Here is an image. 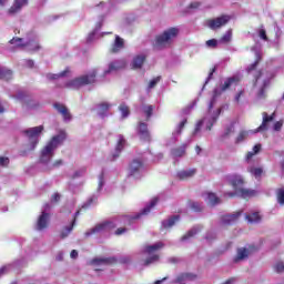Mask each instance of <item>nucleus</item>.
I'll use <instances>...</instances> for the list:
<instances>
[{"label": "nucleus", "mask_w": 284, "mask_h": 284, "mask_svg": "<svg viewBox=\"0 0 284 284\" xmlns=\"http://www.w3.org/2000/svg\"><path fill=\"white\" fill-rule=\"evenodd\" d=\"M219 114H221V109L214 110V99H213L209 105V112L204 115L202 120H200L196 123L194 134H199L201 130H204V131L212 130V125L216 123V120L219 119Z\"/></svg>", "instance_id": "nucleus-1"}, {"label": "nucleus", "mask_w": 284, "mask_h": 284, "mask_svg": "<svg viewBox=\"0 0 284 284\" xmlns=\"http://www.w3.org/2000/svg\"><path fill=\"white\" fill-rule=\"evenodd\" d=\"M226 183H230L234 190V193H229V196H242V199H247L248 196H254V191L247 190L243 187L245 181L241 175H226L225 176Z\"/></svg>", "instance_id": "nucleus-2"}, {"label": "nucleus", "mask_w": 284, "mask_h": 284, "mask_svg": "<svg viewBox=\"0 0 284 284\" xmlns=\"http://www.w3.org/2000/svg\"><path fill=\"white\" fill-rule=\"evenodd\" d=\"M65 141V133L61 132L60 134L53 136L51 141L42 149L40 154L41 163H50L52 161V156H54V150L61 145Z\"/></svg>", "instance_id": "nucleus-3"}, {"label": "nucleus", "mask_w": 284, "mask_h": 284, "mask_svg": "<svg viewBox=\"0 0 284 284\" xmlns=\"http://www.w3.org/2000/svg\"><path fill=\"white\" fill-rule=\"evenodd\" d=\"M179 37V28H169L155 38V48H170Z\"/></svg>", "instance_id": "nucleus-4"}, {"label": "nucleus", "mask_w": 284, "mask_h": 284, "mask_svg": "<svg viewBox=\"0 0 284 284\" xmlns=\"http://www.w3.org/2000/svg\"><path fill=\"white\" fill-rule=\"evenodd\" d=\"M274 121V113L272 115H267V113H263V122L255 131H242L235 139V143H243L250 134H256V132H263L267 130V124Z\"/></svg>", "instance_id": "nucleus-5"}, {"label": "nucleus", "mask_w": 284, "mask_h": 284, "mask_svg": "<svg viewBox=\"0 0 284 284\" xmlns=\"http://www.w3.org/2000/svg\"><path fill=\"white\" fill-rule=\"evenodd\" d=\"M97 72H99V70L93 69L89 72V74L82 75L69 81L67 83V88H72L74 90L77 88H81L83 85H90V83H94V80L97 79Z\"/></svg>", "instance_id": "nucleus-6"}, {"label": "nucleus", "mask_w": 284, "mask_h": 284, "mask_svg": "<svg viewBox=\"0 0 284 284\" xmlns=\"http://www.w3.org/2000/svg\"><path fill=\"white\" fill-rule=\"evenodd\" d=\"M272 79V74L268 72L262 71L255 79V88H258V97L263 99L265 97V89L270 85V80Z\"/></svg>", "instance_id": "nucleus-7"}, {"label": "nucleus", "mask_w": 284, "mask_h": 284, "mask_svg": "<svg viewBox=\"0 0 284 284\" xmlns=\"http://www.w3.org/2000/svg\"><path fill=\"white\" fill-rule=\"evenodd\" d=\"M159 250H163V243L158 242L153 245L146 246L144 248V254H146L149 257L145 260L144 265H152V263H156L159 261V255L156 252Z\"/></svg>", "instance_id": "nucleus-8"}, {"label": "nucleus", "mask_w": 284, "mask_h": 284, "mask_svg": "<svg viewBox=\"0 0 284 284\" xmlns=\"http://www.w3.org/2000/svg\"><path fill=\"white\" fill-rule=\"evenodd\" d=\"M41 132H43V125L31 128L24 131V134L30 143V150H34L39 144V136H41Z\"/></svg>", "instance_id": "nucleus-9"}, {"label": "nucleus", "mask_w": 284, "mask_h": 284, "mask_svg": "<svg viewBox=\"0 0 284 284\" xmlns=\"http://www.w3.org/2000/svg\"><path fill=\"white\" fill-rule=\"evenodd\" d=\"M13 48H26V50H39V42L37 39L33 40H24L22 38H13L10 41Z\"/></svg>", "instance_id": "nucleus-10"}, {"label": "nucleus", "mask_w": 284, "mask_h": 284, "mask_svg": "<svg viewBox=\"0 0 284 284\" xmlns=\"http://www.w3.org/2000/svg\"><path fill=\"white\" fill-rule=\"evenodd\" d=\"M116 224L113 222H102L97 224L93 229L85 233L87 236H92V234H103V232H110V230H114Z\"/></svg>", "instance_id": "nucleus-11"}, {"label": "nucleus", "mask_w": 284, "mask_h": 284, "mask_svg": "<svg viewBox=\"0 0 284 284\" xmlns=\"http://www.w3.org/2000/svg\"><path fill=\"white\" fill-rule=\"evenodd\" d=\"M230 22V16H222L215 19H211L206 21L207 28L211 30H219V28H223Z\"/></svg>", "instance_id": "nucleus-12"}, {"label": "nucleus", "mask_w": 284, "mask_h": 284, "mask_svg": "<svg viewBox=\"0 0 284 284\" xmlns=\"http://www.w3.org/2000/svg\"><path fill=\"white\" fill-rule=\"evenodd\" d=\"M239 81H241V78L237 75L226 79L220 88L214 90L215 97H219V94H221V92H225V90H230V88H232V85H236Z\"/></svg>", "instance_id": "nucleus-13"}, {"label": "nucleus", "mask_w": 284, "mask_h": 284, "mask_svg": "<svg viewBox=\"0 0 284 284\" xmlns=\"http://www.w3.org/2000/svg\"><path fill=\"white\" fill-rule=\"evenodd\" d=\"M254 247H240L237 248V253L234 257V263H241L242 261H246V258H250V255L254 253Z\"/></svg>", "instance_id": "nucleus-14"}, {"label": "nucleus", "mask_w": 284, "mask_h": 284, "mask_svg": "<svg viewBox=\"0 0 284 284\" xmlns=\"http://www.w3.org/2000/svg\"><path fill=\"white\" fill-rule=\"evenodd\" d=\"M143 172V162L140 160H133L129 165V175L139 179Z\"/></svg>", "instance_id": "nucleus-15"}, {"label": "nucleus", "mask_w": 284, "mask_h": 284, "mask_svg": "<svg viewBox=\"0 0 284 284\" xmlns=\"http://www.w3.org/2000/svg\"><path fill=\"white\" fill-rule=\"evenodd\" d=\"M50 205L45 204L44 211L40 214L37 221L36 230H45L48 227V223H50V214L45 213V210H48Z\"/></svg>", "instance_id": "nucleus-16"}, {"label": "nucleus", "mask_w": 284, "mask_h": 284, "mask_svg": "<svg viewBox=\"0 0 284 284\" xmlns=\"http://www.w3.org/2000/svg\"><path fill=\"white\" fill-rule=\"evenodd\" d=\"M125 60H116L109 64V69L104 71V74H110V72H118V70H123L125 68Z\"/></svg>", "instance_id": "nucleus-17"}, {"label": "nucleus", "mask_w": 284, "mask_h": 284, "mask_svg": "<svg viewBox=\"0 0 284 284\" xmlns=\"http://www.w3.org/2000/svg\"><path fill=\"white\" fill-rule=\"evenodd\" d=\"M111 108L112 104H110V102H102L95 106V112L99 114V116H106Z\"/></svg>", "instance_id": "nucleus-18"}, {"label": "nucleus", "mask_w": 284, "mask_h": 284, "mask_svg": "<svg viewBox=\"0 0 284 284\" xmlns=\"http://www.w3.org/2000/svg\"><path fill=\"white\" fill-rule=\"evenodd\" d=\"M143 63H145V54L141 53L133 58L131 67L133 70H141V68H143Z\"/></svg>", "instance_id": "nucleus-19"}, {"label": "nucleus", "mask_w": 284, "mask_h": 284, "mask_svg": "<svg viewBox=\"0 0 284 284\" xmlns=\"http://www.w3.org/2000/svg\"><path fill=\"white\" fill-rule=\"evenodd\" d=\"M196 174V169L182 170L176 173V176L180 181H187V179H192Z\"/></svg>", "instance_id": "nucleus-20"}, {"label": "nucleus", "mask_w": 284, "mask_h": 284, "mask_svg": "<svg viewBox=\"0 0 284 284\" xmlns=\"http://www.w3.org/2000/svg\"><path fill=\"white\" fill-rule=\"evenodd\" d=\"M239 216H241V211L224 215L222 217V223L224 225H232V223H236V221H239Z\"/></svg>", "instance_id": "nucleus-21"}, {"label": "nucleus", "mask_w": 284, "mask_h": 284, "mask_svg": "<svg viewBox=\"0 0 284 284\" xmlns=\"http://www.w3.org/2000/svg\"><path fill=\"white\" fill-rule=\"evenodd\" d=\"M54 108L63 116L64 121H70L72 119V115L65 105L57 103L54 104Z\"/></svg>", "instance_id": "nucleus-22"}, {"label": "nucleus", "mask_w": 284, "mask_h": 284, "mask_svg": "<svg viewBox=\"0 0 284 284\" xmlns=\"http://www.w3.org/2000/svg\"><path fill=\"white\" fill-rule=\"evenodd\" d=\"M23 6H28V0H14L13 6L9 9V14H17Z\"/></svg>", "instance_id": "nucleus-23"}, {"label": "nucleus", "mask_w": 284, "mask_h": 284, "mask_svg": "<svg viewBox=\"0 0 284 284\" xmlns=\"http://www.w3.org/2000/svg\"><path fill=\"white\" fill-rule=\"evenodd\" d=\"M138 132L140 134V139H142L143 141L150 140V132L148 131V124L141 122L138 128Z\"/></svg>", "instance_id": "nucleus-24"}, {"label": "nucleus", "mask_w": 284, "mask_h": 284, "mask_svg": "<svg viewBox=\"0 0 284 284\" xmlns=\"http://www.w3.org/2000/svg\"><path fill=\"white\" fill-rule=\"evenodd\" d=\"M204 201L209 203V205H217V203H221V200L216 196V194L207 192L203 194Z\"/></svg>", "instance_id": "nucleus-25"}, {"label": "nucleus", "mask_w": 284, "mask_h": 284, "mask_svg": "<svg viewBox=\"0 0 284 284\" xmlns=\"http://www.w3.org/2000/svg\"><path fill=\"white\" fill-rule=\"evenodd\" d=\"M92 263H93V265L103 267V265H112V263H116V258H114V257L94 258L92 261Z\"/></svg>", "instance_id": "nucleus-26"}, {"label": "nucleus", "mask_w": 284, "mask_h": 284, "mask_svg": "<svg viewBox=\"0 0 284 284\" xmlns=\"http://www.w3.org/2000/svg\"><path fill=\"white\" fill-rule=\"evenodd\" d=\"M196 278L195 274L192 273H182L178 275L175 283H187L189 281H194Z\"/></svg>", "instance_id": "nucleus-27"}, {"label": "nucleus", "mask_w": 284, "mask_h": 284, "mask_svg": "<svg viewBox=\"0 0 284 284\" xmlns=\"http://www.w3.org/2000/svg\"><path fill=\"white\" fill-rule=\"evenodd\" d=\"M123 148H125V138H123V135H119L118 143L115 146L116 154L113 155L114 159H116V156H119V154L121 153V150H123Z\"/></svg>", "instance_id": "nucleus-28"}, {"label": "nucleus", "mask_w": 284, "mask_h": 284, "mask_svg": "<svg viewBox=\"0 0 284 284\" xmlns=\"http://www.w3.org/2000/svg\"><path fill=\"white\" fill-rule=\"evenodd\" d=\"M261 152V144H256L252 151L247 152L245 161L246 163H252V159H254L255 154H258Z\"/></svg>", "instance_id": "nucleus-29"}, {"label": "nucleus", "mask_w": 284, "mask_h": 284, "mask_svg": "<svg viewBox=\"0 0 284 284\" xmlns=\"http://www.w3.org/2000/svg\"><path fill=\"white\" fill-rule=\"evenodd\" d=\"M156 203H159V197H153L152 200H151V202H150V205H146L144 209H143V211L140 213V214H138L136 216H135V219H139L140 216H141V214H150V210H152V207H154V205H156Z\"/></svg>", "instance_id": "nucleus-30"}, {"label": "nucleus", "mask_w": 284, "mask_h": 284, "mask_svg": "<svg viewBox=\"0 0 284 284\" xmlns=\"http://www.w3.org/2000/svg\"><path fill=\"white\" fill-rule=\"evenodd\" d=\"M248 223H261V214L258 212H252L245 215Z\"/></svg>", "instance_id": "nucleus-31"}, {"label": "nucleus", "mask_w": 284, "mask_h": 284, "mask_svg": "<svg viewBox=\"0 0 284 284\" xmlns=\"http://www.w3.org/2000/svg\"><path fill=\"white\" fill-rule=\"evenodd\" d=\"M123 48H124L123 39L121 37L116 36L115 37V42H114V44L111 49L112 52H119V51L123 50Z\"/></svg>", "instance_id": "nucleus-32"}, {"label": "nucleus", "mask_w": 284, "mask_h": 284, "mask_svg": "<svg viewBox=\"0 0 284 284\" xmlns=\"http://www.w3.org/2000/svg\"><path fill=\"white\" fill-rule=\"evenodd\" d=\"M247 172H250L253 176H255V179H261V176L263 174V169L262 168L250 166L247 169Z\"/></svg>", "instance_id": "nucleus-33"}, {"label": "nucleus", "mask_w": 284, "mask_h": 284, "mask_svg": "<svg viewBox=\"0 0 284 284\" xmlns=\"http://www.w3.org/2000/svg\"><path fill=\"white\" fill-rule=\"evenodd\" d=\"M176 221H179V216L178 215H175V216H173V217H171L169 220L163 221L162 222V226L165 227V229L172 227L176 223Z\"/></svg>", "instance_id": "nucleus-34"}, {"label": "nucleus", "mask_w": 284, "mask_h": 284, "mask_svg": "<svg viewBox=\"0 0 284 284\" xmlns=\"http://www.w3.org/2000/svg\"><path fill=\"white\" fill-rule=\"evenodd\" d=\"M12 77V71L0 67V79H11Z\"/></svg>", "instance_id": "nucleus-35"}, {"label": "nucleus", "mask_w": 284, "mask_h": 284, "mask_svg": "<svg viewBox=\"0 0 284 284\" xmlns=\"http://www.w3.org/2000/svg\"><path fill=\"white\" fill-rule=\"evenodd\" d=\"M232 41V30L225 32V34L220 39V43H230Z\"/></svg>", "instance_id": "nucleus-36"}, {"label": "nucleus", "mask_w": 284, "mask_h": 284, "mask_svg": "<svg viewBox=\"0 0 284 284\" xmlns=\"http://www.w3.org/2000/svg\"><path fill=\"white\" fill-rule=\"evenodd\" d=\"M72 227H74V220L73 223L69 226H65L62 232H61V239H65L68 237V235L70 234V232H72Z\"/></svg>", "instance_id": "nucleus-37"}, {"label": "nucleus", "mask_w": 284, "mask_h": 284, "mask_svg": "<svg viewBox=\"0 0 284 284\" xmlns=\"http://www.w3.org/2000/svg\"><path fill=\"white\" fill-rule=\"evenodd\" d=\"M119 110H120L123 119H125V118H128L130 115V108H128V105L121 104L119 106Z\"/></svg>", "instance_id": "nucleus-38"}, {"label": "nucleus", "mask_w": 284, "mask_h": 284, "mask_svg": "<svg viewBox=\"0 0 284 284\" xmlns=\"http://www.w3.org/2000/svg\"><path fill=\"white\" fill-rule=\"evenodd\" d=\"M153 111H154V106H152V105L142 106V112H144L146 114V119H150L152 116Z\"/></svg>", "instance_id": "nucleus-39"}, {"label": "nucleus", "mask_w": 284, "mask_h": 284, "mask_svg": "<svg viewBox=\"0 0 284 284\" xmlns=\"http://www.w3.org/2000/svg\"><path fill=\"white\" fill-rule=\"evenodd\" d=\"M255 57L256 61L247 68L248 72H252V70H254L256 65H258V61H261V54L258 52H255Z\"/></svg>", "instance_id": "nucleus-40"}, {"label": "nucleus", "mask_w": 284, "mask_h": 284, "mask_svg": "<svg viewBox=\"0 0 284 284\" xmlns=\"http://www.w3.org/2000/svg\"><path fill=\"white\" fill-rule=\"evenodd\" d=\"M199 227H193L186 235L182 237V241H187L191 236H194L199 232Z\"/></svg>", "instance_id": "nucleus-41"}, {"label": "nucleus", "mask_w": 284, "mask_h": 284, "mask_svg": "<svg viewBox=\"0 0 284 284\" xmlns=\"http://www.w3.org/2000/svg\"><path fill=\"white\" fill-rule=\"evenodd\" d=\"M65 74H68V71H64V72L59 73V74L49 73V74H47V78L52 81L54 79H60V77H65Z\"/></svg>", "instance_id": "nucleus-42"}, {"label": "nucleus", "mask_w": 284, "mask_h": 284, "mask_svg": "<svg viewBox=\"0 0 284 284\" xmlns=\"http://www.w3.org/2000/svg\"><path fill=\"white\" fill-rule=\"evenodd\" d=\"M277 203H280V205H284V190L280 189L277 191Z\"/></svg>", "instance_id": "nucleus-43"}, {"label": "nucleus", "mask_w": 284, "mask_h": 284, "mask_svg": "<svg viewBox=\"0 0 284 284\" xmlns=\"http://www.w3.org/2000/svg\"><path fill=\"white\" fill-rule=\"evenodd\" d=\"M219 43H220V40H216V39H211L205 42L206 48H216Z\"/></svg>", "instance_id": "nucleus-44"}, {"label": "nucleus", "mask_w": 284, "mask_h": 284, "mask_svg": "<svg viewBox=\"0 0 284 284\" xmlns=\"http://www.w3.org/2000/svg\"><path fill=\"white\" fill-rule=\"evenodd\" d=\"M159 81H161V77H156L154 78L153 80H151L149 82V87H148V90H152L153 88L156 87V83H159Z\"/></svg>", "instance_id": "nucleus-45"}, {"label": "nucleus", "mask_w": 284, "mask_h": 284, "mask_svg": "<svg viewBox=\"0 0 284 284\" xmlns=\"http://www.w3.org/2000/svg\"><path fill=\"white\" fill-rule=\"evenodd\" d=\"M257 34H258L260 39H262L263 41H267V33L263 28H260L257 30Z\"/></svg>", "instance_id": "nucleus-46"}, {"label": "nucleus", "mask_w": 284, "mask_h": 284, "mask_svg": "<svg viewBox=\"0 0 284 284\" xmlns=\"http://www.w3.org/2000/svg\"><path fill=\"white\" fill-rule=\"evenodd\" d=\"M191 207L194 212H201L203 210V205L199 202L191 203Z\"/></svg>", "instance_id": "nucleus-47"}, {"label": "nucleus", "mask_w": 284, "mask_h": 284, "mask_svg": "<svg viewBox=\"0 0 284 284\" xmlns=\"http://www.w3.org/2000/svg\"><path fill=\"white\" fill-rule=\"evenodd\" d=\"M185 154V146H181L173 151V156H183Z\"/></svg>", "instance_id": "nucleus-48"}, {"label": "nucleus", "mask_w": 284, "mask_h": 284, "mask_svg": "<svg viewBox=\"0 0 284 284\" xmlns=\"http://www.w3.org/2000/svg\"><path fill=\"white\" fill-rule=\"evenodd\" d=\"M282 128H283V120H280V121L275 122L274 125H273V130L275 132H281Z\"/></svg>", "instance_id": "nucleus-49"}, {"label": "nucleus", "mask_w": 284, "mask_h": 284, "mask_svg": "<svg viewBox=\"0 0 284 284\" xmlns=\"http://www.w3.org/2000/svg\"><path fill=\"white\" fill-rule=\"evenodd\" d=\"M10 163V159L6 156H0V168H6Z\"/></svg>", "instance_id": "nucleus-50"}, {"label": "nucleus", "mask_w": 284, "mask_h": 284, "mask_svg": "<svg viewBox=\"0 0 284 284\" xmlns=\"http://www.w3.org/2000/svg\"><path fill=\"white\" fill-rule=\"evenodd\" d=\"M275 270L276 272L281 273V272H284V263L283 262H277L275 264Z\"/></svg>", "instance_id": "nucleus-51"}, {"label": "nucleus", "mask_w": 284, "mask_h": 284, "mask_svg": "<svg viewBox=\"0 0 284 284\" xmlns=\"http://www.w3.org/2000/svg\"><path fill=\"white\" fill-rule=\"evenodd\" d=\"M234 134V124H232L230 128H227L224 132V136H230Z\"/></svg>", "instance_id": "nucleus-52"}, {"label": "nucleus", "mask_w": 284, "mask_h": 284, "mask_svg": "<svg viewBox=\"0 0 284 284\" xmlns=\"http://www.w3.org/2000/svg\"><path fill=\"white\" fill-rule=\"evenodd\" d=\"M243 97H245V91H240V92L235 95V101H236V103H241V99H243Z\"/></svg>", "instance_id": "nucleus-53"}, {"label": "nucleus", "mask_w": 284, "mask_h": 284, "mask_svg": "<svg viewBox=\"0 0 284 284\" xmlns=\"http://www.w3.org/2000/svg\"><path fill=\"white\" fill-rule=\"evenodd\" d=\"M185 123H187V120H183L182 122H180V124L178 125L176 129V134H179L181 132V130H183V128H185Z\"/></svg>", "instance_id": "nucleus-54"}, {"label": "nucleus", "mask_w": 284, "mask_h": 284, "mask_svg": "<svg viewBox=\"0 0 284 284\" xmlns=\"http://www.w3.org/2000/svg\"><path fill=\"white\" fill-rule=\"evenodd\" d=\"M83 174H85V170L83 169L75 171L73 174V179H79V176H83Z\"/></svg>", "instance_id": "nucleus-55"}, {"label": "nucleus", "mask_w": 284, "mask_h": 284, "mask_svg": "<svg viewBox=\"0 0 284 284\" xmlns=\"http://www.w3.org/2000/svg\"><path fill=\"white\" fill-rule=\"evenodd\" d=\"M98 29H95L93 32H91L87 39V41L90 43L91 41H94V37L97 34Z\"/></svg>", "instance_id": "nucleus-56"}, {"label": "nucleus", "mask_w": 284, "mask_h": 284, "mask_svg": "<svg viewBox=\"0 0 284 284\" xmlns=\"http://www.w3.org/2000/svg\"><path fill=\"white\" fill-rule=\"evenodd\" d=\"M214 72H216V68H213V69L211 70V72H210V74H209V77H207V79H206V81H205V85H206V83H209L210 79H212Z\"/></svg>", "instance_id": "nucleus-57"}, {"label": "nucleus", "mask_w": 284, "mask_h": 284, "mask_svg": "<svg viewBox=\"0 0 284 284\" xmlns=\"http://www.w3.org/2000/svg\"><path fill=\"white\" fill-rule=\"evenodd\" d=\"M199 6H201L199 2H193L190 4V10H196V8H199Z\"/></svg>", "instance_id": "nucleus-58"}, {"label": "nucleus", "mask_w": 284, "mask_h": 284, "mask_svg": "<svg viewBox=\"0 0 284 284\" xmlns=\"http://www.w3.org/2000/svg\"><path fill=\"white\" fill-rule=\"evenodd\" d=\"M59 165H63V160H58L52 164V168H59Z\"/></svg>", "instance_id": "nucleus-59"}, {"label": "nucleus", "mask_w": 284, "mask_h": 284, "mask_svg": "<svg viewBox=\"0 0 284 284\" xmlns=\"http://www.w3.org/2000/svg\"><path fill=\"white\" fill-rule=\"evenodd\" d=\"M103 187V174L100 175L99 178V190Z\"/></svg>", "instance_id": "nucleus-60"}, {"label": "nucleus", "mask_w": 284, "mask_h": 284, "mask_svg": "<svg viewBox=\"0 0 284 284\" xmlns=\"http://www.w3.org/2000/svg\"><path fill=\"white\" fill-rule=\"evenodd\" d=\"M59 199H61V195L59 193L53 194L51 201H54L57 203V201H59Z\"/></svg>", "instance_id": "nucleus-61"}, {"label": "nucleus", "mask_w": 284, "mask_h": 284, "mask_svg": "<svg viewBox=\"0 0 284 284\" xmlns=\"http://www.w3.org/2000/svg\"><path fill=\"white\" fill-rule=\"evenodd\" d=\"M125 233V229H118L115 231L116 236H121V234Z\"/></svg>", "instance_id": "nucleus-62"}, {"label": "nucleus", "mask_w": 284, "mask_h": 284, "mask_svg": "<svg viewBox=\"0 0 284 284\" xmlns=\"http://www.w3.org/2000/svg\"><path fill=\"white\" fill-rule=\"evenodd\" d=\"M26 63H27V68H33L34 67V61H32V60H27Z\"/></svg>", "instance_id": "nucleus-63"}, {"label": "nucleus", "mask_w": 284, "mask_h": 284, "mask_svg": "<svg viewBox=\"0 0 284 284\" xmlns=\"http://www.w3.org/2000/svg\"><path fill=\"white\" fill-rule=\"evenodd\" d=\"M77 256H79V252H77V250H73L71 252V258H77Z\"/></svg>", "instance_id": "nucleus-64"}]
</instances>
